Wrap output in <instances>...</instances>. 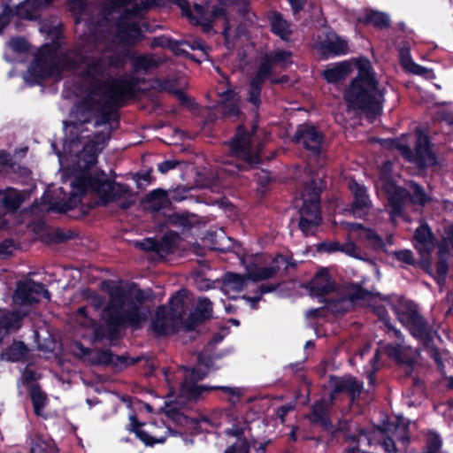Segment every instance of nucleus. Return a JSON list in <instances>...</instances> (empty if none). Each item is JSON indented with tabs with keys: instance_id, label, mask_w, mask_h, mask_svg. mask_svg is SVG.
<instances>
[{
	"instance_id": "f257e3e1",
	"label": "nucleus",
	"mask_w": 453,
	"mask_h": 453,
	"mask_svg": "<svg viewBox=\"0 0 453 453\" xmlns=\"http://www.w3.org/2000/svg\"><path fill=\"white\" fill-rule=\"evenodd\" d=\"M106 135H97L95 140H72L64 143L63 153L58 155L61 169L69 178L72 190L68 199L61 198L54 209L65 211L75 207L83 195L96 196L102 204L114 201L123 191L96 166V156L105 144Z\"/></svg>"
},
{
	"instance_id": "f03ea898",
	"label": "nucleus",
	"mask_w": 453,
	"mask_h": 453,
	"mask_svg": "<svg viewBox=\"0 0 453 453\" xmlns=\"http://www.w3.org/2000/svg\"><path fill=\"white\" fill-rule=\"evenodd\" d=\"M117 60L108 52L102 58L86 57L78 69L83 80L84 98L77 106L81 121L88 122L92 116L104 114L109 104H119L131 93V85L127 81L112 80L104 82L109 66L117 65Z\"/></svg>"
},
{
	"instance_id": "7ed1b4c3",
	"label": "nucleus",
	"mask_w": 453,
	"mask_h": 453,
	"mask_svg": "<svg viewBox=\"0 0 453 453\" xmlns=\"http://www.w3.org/2000/svg\"><path fill=\"white\" fill-rule=\"evenodd\" d=\"M352 65L357 67V75L344 93L348 107L352 110L377 111L381 104L383 93L379 88L375 73L367 58H358L352 61L329 65L324 70L323 76L328 82L336 83L350 73Z\"/></svg>"
},
{
	"instance_id": "20e7f679",
	"label": "nucleus",
	"mask_w": 453,
	"mask_h": 453,
	"mask_svg": "<svg viewBox=\"0 0 453 453\" xmlns=\"http://www.w3.org/2000/svg\"><path fill=\"white\" fill-rule=\"evenodd\" d=\"M73 54H63L55 47L43 46L35 61L27 71L25 80L31 84L45 78H59L62 72L74 68Z\"/></svg>"
},
{
	"instance_id": "39448f33",
	"label": "nucleus",
	"mask_w": 453,
	"mask_h": 453,
	"mask_svg": "<svg viewBox=\"0 0 453 453\" xmlns=\"http://www.w3.org/2000/svg\"><path fill=\"white\" fill-rule=\"evenodd\" d=\"M242 263L246 269V276L228 273L224 277L222 288L224 293L230 298H235L247 287L248 280L252 281L266 280L273 277L276 271L281 267L287 269L289 265H292L283 256L275 257L272 266L262 269H258L257 264L246 259Z\"/></svg>"
},
{
	"instance_id": "423d86ee",
	"label": "nucleus",
	"mask_w": 453,
	"mask_h": 453,
	"mask_svg": "<svg viewBox=\"0 0 453 453\" xmlns=\"http://www.w3.org/2000/svg\"><path fill=\"white\" fill-rule=\"evenodd\" d=\"M104 317L112 325L129 323L139 326L147 318V311L130 302L124 291L116 287L110 292V303L104 309Z\"/></svg>"
},
{
	"instance_id": "0eeeda50",
	"label": "nucleus",
	"mask_w": 453,
	"mask_h": 453,
	"mask_svg": "<svg viewBox=\"0 0 453 453\" xmlns=\"http://www.w3.org/2000/svg\"><path fill=\"white\" fill-rule=\"evenodd\" d=\"M188 292L180 290L172 297L169 308L160 307L152 320V329L159 335L173 333L180 325L188 300Z\"/></svg>"
},
{
	"instance_id": "6e6552de",
	"label": "nucleus",
	"mask_w": 453,
	"mask_h": 453,
	"mask_svg": "<svg viewBox=\"0 0 453 453\" xmlns=\"http://www.w3.org/2000/svg\"><path fill=\"white\" fill-rule=\"evenodd\" d=\"M114 4L118 8V12H122L123 15L118 20L116 25L118 37L120 41L127 43L134 42L141 35V12L142 7H140L138 0L134 3L127 2V0H113Z\"/></svg>"
},
{
	"instance_id": "1a4fd4ad",
	"label": "nucleus",
	"mask_w": 453,
	"mask_h": 453,
	"mask_svg": "<svg viewBox=\"0 0 453 453\" xmlns=\"http://www.w3.org/2000/svg\"><path fill=\"white\" fill-rule=\"evenodd\" d=\"M409 423L403 418H398L395 423H391L384 429H376L370 433L362 432L357 437V445H370L374 440L381 441L384 449L388 453H395L396 446L395 440L405 444L408 441Z\"/></svg>"
},
{
	"instance_id": "9d476101",
	"label": "nucleus",
	"mask_w": 453,
	"mask_h": 453,
	"mask_svg": "<svg viewBox=\"0 0 453 453\" xmlns=\"http://www.w3.org/2000/svg\"><path fill=\"white\" fill-rule=\"evenodd\" d=\"M322 186L313 180L304 188L302 195L303 204L300 208L299 226L305 235L313 234L321 221L319 196Z\"/></svg>"
},
{
	"instance_id": "9b49d317",
	"label": "nucleus",
	"mask_w": 453,
	"mask_h": 453,
	"mask_svg": "<svg viewBox=\"0 0 453 453\" xmlns=\"http://www.w3.org/2000/svg\"><path fill=\"white\" fill-rule=\"evenodd\" d=\"M180 6L183 13L194 20L196 24L202 26L204 31H209L212 27V23L215 25H220L224 27L223 33L226 40H229L231 37V27L230 21L226 15L225 9L221 6H218L213 10L210 11L209 6L205 7L200 4H194L193 8L190 9L188 4L185 1L180 4Z\"/></svg>"
},
{
	"instance_id": "f8f14e48",
	"label": "nucleus",
	"mask_w": 453,
	"mask_h": 453,
	"mask_svg": "<svg viewBox=\"0 0 453 453\" xmlns=\"http://www.w3.org/2000/svg\"><path fill=\"white\" fill-rule=\"evenodd\" d=\"M291 53L287 50H276L270 56H266L262 60L255 78L250 82L249 101L254 105H257L260 103V86L269 75L273 65H279L281 68H285L291 64Z\"/></svg>"
},
{
	"instance_id": "ddd939ff",
	"label": "nucleus",
	"mask_w": 453,
	"mask_h": 453,
	"mask_svg": "<svg viewBox=\"0 0 453 453\" xmlns=\"http://www.w3.org/2000/svg\"><path fill=\"white\" fill-rule=\"evenodd\" d=\"M230 148L232 155L244 162L250 165L260 163L261 143L257 134L247 133L242 127L237 129Z\"/></svg>"
},
{
	"instance_id": "4468645a",
	"label": "nucleus",
	"mask_w": 453,
	"mask_h": 453,
	"mask_svg": "<svg viewBox=\"0 0 453 453\" xmlns=\"http://www.w3.org/2000/svg\"><path fill=\"white\" fill-rule=\"evenodd\" d=\"M395 311L400 322L410 330L414 337L424 338L426 335L425 323L412 303L401 302L395 307Z\"/></svg>"
},
{
	"instance_id": "2eb2a0df",
	"label": "nucleus",
	"mask_w": 453,
	"mask_h": 453,
	"mask_svg": "<svg viewBox=\"0 0 453 453\" xmlns=\"http://www.w3.org/2000/svg\"><path fill=\"white\" fill-rule=\"evenodd\" d=\"M388 142L390 143V146L396 147L401 154L410 161H414L423 166H429L435 164V157L430 150L427 136L423 134H418L415 155H413L411 150L405 145L398 144L394 141Z\"/></svg>"
},
{
	"instance_id": "dca6fc26",
	"label": "nucleus",
	"mask_w": 453,
	"mask_h": 453,
	"mask_svg": "<svg viewBox=\"0 0 453 453\" xmlns=\"http://www.w3.org/2000/svg\"><path fill=\"white\" fill-rule=\"evenodd\" d=\"M391 163L386 162L381 169L382 186L388 196V202L392 207L390 214L395 217L401 213L403 205L408 198V192L396 186L388 180V173L391 170Z\"/></svg>"
},
{
	"instance_id": "f3484780",
	"label": "nucleus",
	"mask_w": 453,
	"mask_h": 453,
	"mask_svg": "<svg viewBox=\"0 0 453 453\" xmlns=\"http://www.w3.org/2000/svg\"><path fill=\"white\" fill-rule=\"evenodd\" d=\"M130 422L132 430L147 446H152L155 443H163L170 433L169 428L165 425L159 426L155 424H150L145 427H142L143 425L139 424L134 416L130 417Z\"/></svg>"
},
{
	"instance_id": "a211bd4d",
	"label": "nucleus",
	"mask_w": 453,
	"mask_h": 453,
	"mask_svg": "<svg viewBox=\"0 0 453 453\" xmlns=\"http://www.w3.org/2000/svg\"><path fill=\"white\" fill-rule=\"evenodd\" d=\"M42 298H49L48 291L42 284L33 280L19 283L13 295V302L18 305L31 304Z\"/></svg>"
},
{
	"instance_id": "6ab92c4d",
	"label": "nucleus",
	"mask_w": 453,
	"mask_h": 453,
	"mask_svg": "<svg viewBox=\"0 0 453 453\" xmlns=\"http://www.w3.org/2000/svg\"><path fill=\"white\" fill-rule=\"evenodd\" d=\"M184 380L180 386V393L188 399H196L203 391L209 390V388L199 386L196 381L205 377L207 369L200 365L196 369H186L182 371Z\"/></svg>"
},
{
	"instance_id": "aec40b11",
	"label": "nucleus",
	"mask_w": 453,
	"mask_h": 453,
	"mask_svg": "<svg viewBox=\"0 0 453 453\" xmlns=\"http://www.w3.org/2000/svg\"><path fill=\"white\" fill-rule=\"evenodd\" d=\"M295 140L314 153L319 152L321 145L320 134L311 126H300L295 134Z\"/></svg>"
},
{
	"instance_id": "412c9836",
	"label": "nucleus",
	"mask_w": 453,
	"mask_h": 453,
	"mask_svg": "<svg viewBox=\"0 0 453 453\" xmlns=\"http://www.w3.org/2000/svg\"><path fill=\"white\" fill-rule=\"evenodd\" d=\"M316 47L323 53H329L333 55H342L348 51L347 42L332 32L326 35L325 40L318 42Z\"/></svg>"
},
{
	"instance_id": "4be33fe9",
	"label": "nucleus",
	"mask_w": 453,
	"mask_h": 453,
	"mask_svg": "<svg viewBox=\"0 0 453 453\" xmlns=\"http://www.w3.org/2000/svg\"><path fill=\"white\" fill-rule=\"evenodd\" d=\"M310 288L314 295H324L331 291L334 284L326 269L319 270L310 283Z\"/></svg>"
},
{
	"instance_id": "5701e85b",
	"label": "nucleus",
	"mask_w": 453,
	"mask_h": 453,
	"mask_svg": "<svg viewBox=\"0 0 453 453\" xmlns=\"http://www.w3.org/2000/svg\"><path fill=\"white\" fill-rule=\"evenodd\" d=\"M319 250L326 252L342 251L350 257L361 258L359 249L352 242L341 244L338 242H328L320 244Z\"/></svg>"
},
{
	"instance_id": "b1692460",
	"label": "nucleus",
	"mask_w": 453,
	"mask_h": 453,
	"mask_svg": "<svg viewBox=\"0 0 453 453\" xmlns=\"http://www.w3.org/2000/svg\"><path fill=\"white\" fill-rule=\"evenodd\" d=\"M22 195L15 189L0 191V210L7 211L16 210L22 203Z\"/></svg>"
},
{
	"instance_id": "393cba45",
	"label": "nucleus",
	"mask_w": 453,
	"mask_h": 453,
	"mask_svg": "<svg viewBox=\"0 0 453 453\" xmlns=\"http://www.w3.org/2000/svg\"><path fill=\"white\" fill-rule=\"evenodd\" d=\"M218 95L220 98V103L224 109L225 114L227 116H235L239 112V109L237 106V103L239 102V98L234 93V91L227 90H218Z\"/></svg>"
},
{
	"instance_id": "a878e982",
	"label": "nucleus",
	"mask_w": 453,
	"mask_h": 453,
	"mask_svg": "<svg viewBox=\"0 0 453 453\" xmlns=\"http://www.w3.org/2000/svg\"><path fill=\"white\" fill-rule=\"evenodd\" d=\"M52 0H26L16 8L17 15L22 19H32L35 18V11L48 4Z\"/></svg>"
},
{
	"instance_id": "bb28decb",
	"label": "nucleus",
	"mask_w": 453,
	"mask_h": 453,
	"mask_svg": "<svg viewBox=\"0 0 453 453\" xmlns=\"http://www.w3.org/2000/svg\"><path fill=\"white\" fill-rule=\"evenodd\" d=\"M349 188L354 196V213H357V211L367 208L369 205V199L366 196L365 188L352 180L349 182Z\"/></svg>"
},
{
	"instance_id": "cd10ccee",
	"label": "nucleus",
	"mask_w": 453,
	"mask_h": 453,
	"mask_svg": "<svg viewBox=\"0 0 453 453\" xmlns=\"http://www.w3.org/2000/svg\"><path fill=\"white\" fill-rule=\"evenodd\" d=\"M272 31L282 40H288L292 33L290 24L280 13H273L270 17Z\"/></svg>"
},
{
	"instance_id": "c85d7f7f",
	"label": "nucleus",
	"mask_w": 453,
	"mask_h": 453,
	"mask_svg": "<svg viewBox=\"0 0 453 453\" xmlns=\"http://www.w3.org/2000/svg\"><path fill=\"white\" fill-rule=\"evenodd\" d=\"M346 226L351 235L357 234L360 239L368 240L375 248L381 246L382 242L380 238L371 229L364 228L359 224L347 223Z\"/></svg>"
},
{
	"instance_id": "c756f323",
	"label": "nucleus",
	"mask_w": 453,
	"mask_h": 453,
	"mask_svg": "<svg viewBox=\"0 0 453 453\" xmlns=\"http://www.w3.org/2000/svg\"><path fill=\"white\" fill-rule=\"evenodd\" d=\"M357 19L359 22L370 24L378 28L387 27L389 24V19L385 13L374 11H365Z\"/></svg>"
},
{
	"instance_id": "7c9ffc66",
	"label": "nucleus",
	"mask_w": 453,
	"mask_h": 453,
	"mask_svg": "<svg viewBox=\"0 0 453 453\" xmlns=\"http://www.w3.org/2000/svg\"><path fill=\"white\" fill-rule=\"evenodd\" d=\"M30 453H58V449L51 439L36 435L32 440Z\"/></svg>"
},
{
	"instance_id": "2f4dec72",
	"label": "nucleus",
	"mask_w": 453,
	"mask_h": 453,
	"mask_svg": "<svg viewBox=\"0 0 453 453\" xmlns=\"http://www.w3.org/2000/svg\"><path fill=\"white\" fill-rule=\"evenodd\" d=\"M415 239L417 241L416 249L421 254L428 252L433 243L431 232L426 226H421L416 230Z\"/></svg>"
},
{
	"instance_id": "473e14b6",
	"label": "nucleus",
	"mask_w": 453,
	"mask_h": 453,
	"mask_svg": "<svg viewBox=\"0 0 453 453\" xmlns=\"http://www.w3.org/2000/svg\"><path fill=\"white\" fill-rule=\"evenodd\" d=\"M27 349L22 342H14L10 348L2 353L1 358L6 361L17 362L26 356Z\"/></svg>"
},
{
	"instance_id": "72a5a7b5",
	"label": "nucleus",
	"mask_w": 453,
	"mask_h": 453,
	"mask_svg": "<svg viewBox=\"0 0 453 453\" xmlns=\"http://www.w3.org/2000/svg\"><path fill=\"white\" fill-rule=\"evenodd\" d=\"M147 202L151 209L157 211L167 203L166 193L161 189L154 190L148 195Z\"/></svg>"
},
{
	"instance_id": "f704fd0d",
	"label": "nucleus",
	"mask_w": 453,
	"mask_h": 453,
	"mask_svg": "<svg viewBox=\"0 0 453 453\" xmlns=\"http://www.w3.org/2000/svg\"><path fill=\"white\" fill-rule=\"evenodd\" d=\"M341 390H347L352 395H358L362 389V384L358 382L355 378L346 377L341 384L338 386Z\"/></svg>"
},
{
	"instance_id": "c9c22d12",
	"label": "nucleus",
	"mask_w": 453,
	"mask_h": 453,
	"mask_svg": "<svg viewBox=\"0 0 453 453\" xmlns=\"http://www.w3.org/2000/svg\"><path fill=\"white\" fill-rule=\"evenodd\" d=\"M185 43L193 50H199L197 58H195L198 62H201L208 58L209 48L199 39H192L186 41Z\"/></svg>"
},
{
	"instance_id": "e433bc0d",
	"label": "nucleus",
	"mask_w": 453,
	"mask_h": 453,
	"mask_svg": "<svg viewBox=\"0 0 453 453\" xmlns=\"http://www.w3.org/2000/svg\"><path fill=\"white\" fill-rule=\"evenodd\" d=\"M212 310L211 303L206 298H201L197 301L196 313L198 319H204L211 316Z\"/></svg>"
},
{
	"instance_id": "4c0bfd02",
	"label": "nucleus",
	"mask_w": 453,
	"mask_h": 453,
	"mask_svg": "<svg viewBox=\"0 0 453 453\" xmlns=\"http://www.w3.org/2000/svg\"><path fill=\"white\" fill-rule=\"evenodd\" d=\"M31 398L35 413L37 415H41L46 402L45 395L39 389L33 388L31 392Z\"/></svg>"
},
{
	"instance_id": "58836bf2",
	"label": "nucleus",
	"mask_w": 453,
	"mask_h": 453,
	"mask_svg": "<svg viewBox=\"0 0 453 453\" xmlns=\"http://www.w3.org/2000/svg\"><path fill=\"white\" fill-rule=\"evenodd\" d=\"M403 67L410 71L414 74L425 75L429 73V70L426 67H423L416 63H414L411 59L403 58L402 60Z\"/></svg>"
},
{
	"instance_id": "ea45409f",
	"label": "nucleus",
	"mask_w": 453,
	"mask_h": 453,
	"mask_svg": "<svg viewBox=\"0 0 453 453\" xmlns=\"http://www.w3.org/2000/svg\"><path fill=\"white\" fill-rule=\"evenodd\" d=\"M249 445L244 438L237 437L236 442L227 448L225 453H248Z\"/></svg>"
},
{
	"instance_id": "a19ab883",
	"label": "nucleus",
	"mask_w": 453,
	"mask_h": 453,
	"mask_svg": "<svg viewBox=\"0 0 453 453\" xmlns=\"http://www.w3.org/2000/svg\"><path fill=\"white\" fill-rule=\"evenodd\" d=\"M411 199L414 203H419L421 205L426 203L429 201V198L422 191L420 187L416 184L413 185V195Z\"/></svg>"
},
{
	"instance_id": "79ce46f5",
	"label": "nucleus",
	"mask_w": 453,
	"mask_h": 453,
	"mask_svg": "<svg viewBox=\"0 0 453 453\" xmlns=\"http://www.w3.org/2000/svg\"><path fill=\"white\" fill-rule=\"evenodd\" d=\"M8 46L14 51L21 52L27 50V42L22 38H14L8 42Z\"/></svg>"
},
{
	"instance_id": "37998d69",
	"label": "nucleus",
	"mask_w": 453,
	"mask_h": 453,
	"mask_svg": "<svg viewBox=\"0 0 453 453\" xmlns=\"http://www.w3.org/2000/svg\"><path fill=\"white\" fill-rule=\"evenodd\" d=\"M15 250L16 247L12 241H4L0 243V255L4 257L11 256Z\"/></svg>"
},
{
	"instance_id": "c03bdc74",
	"label": "nucleus",
	"mask_w": 453,
	"mask_h": 453,
	"mask_svg": "<svg viewBox=\"0 0 453 453\" xmlns=\"http://www.w3.org/2000/svg\"><path fill=\"white\" fill-rule=\"evenodd\" d=\"M441 447V439L435 434H431L428 436V448L431 453H435Z\"/></svg>"
},
{
	"instance_id": "a18cd8bd",
	"label": "nucleus",
	"mask_w": 453,
	"mask_h": 453,
	"mask_svg": "<svg viewBox=\"0 0 453 453\" xmlns=\"http://www.w3.org/2000/svg\"><path fill=\"white\" fill-rule=\"evenodd\" d=\"M394 255L398 260H400L405 264H412L413 263L412 253H411V251H410L408 250L397 251Z\"/></svg>"
},
{
	"instance_id": "49530a36",
	"label": "nucleus",
	"mask_w": 453,
	"mask_h": 453,
	"mask_svg": "<svg viewBox=\"0 0 453 453\" xmlns=\"http://www.w3.org/2000/svg\"><path fill=\"white\" fill-rule=\"evenodd\" d=\"M11 16V9L5 8L3 10L2 13L0 14V34L2 33L4 27L9 23Z\"/></svg>"
},
{
	"instance_id": "de8ad7c7",
	"label": "nucleus",
	"mask_w": 453,
	"mask_h": 453,
	"mask_svg": "<svg viewBox=\"0 0 453 453\" xmlns=\"http://www.w3.org/2000/svg\"><path fill=\"white\" fill-rule=\"evenodd\" d=\"M405 347L402 344H398L397 348H395V347H388V355L394 357L395 358L398 359V360H402V357H401V351L403 350V349H404Z\"/></svg>"
},
{
	"instance_id": "09e8293b",
	"label": "nucleus",
	"mask_w": 453,
	"mask_h": 453,
	"mask_svg": "<svg viewBox=\"0 0 453 453\" xmlns=\"http://www.w3.org/2000/svg\"><path fill=\"white\" fill-rule=\"evenodd\" d=\"M176 165V162L174 161H165L163 163H161L160 165H158V170L162 173H165L166 172H168L169 170H172L175 167Z\"/></svg>"
},
{
	"instance_id": "8fccbe9b",
	"label": "nucleus",
	"mask_w": 453,
	"mask_h": 453,
	"mask_svg": "<svg viewBox=\"0 0 453 453\" xmlns=\"http://www.w3.org/2000/svg\"><path fill=\"white\" fill-rule=\"evenodd\" d=\"M306 0H288L289 4L292 6L294 13H296L298 11H300L303 4H305Z\"/></svg>"
},
{
	"instance_id": "3c124183",
	"label": "nucleus",
	"mask_w": 453,
	"mask_h": 453,
	"mask_svg": "<svg viewBox=\"0 0 453 453\" xmlns=\"http://www.w3.org/2000/svg\"><path fill=\"white\" fill-rule=\"evenodd\" d=\"M378 355H379V353H378V351H376V353L374 354L373 357H372V360H371V364H370V365H371V367H370V369L367 371V373H368V377H369V379H371V378H372V373L377 370L376 365H375V363H376V361H377Z\"/></svg>"
},
{
	"instance_id": "603ef678",
	"label": "nucleus",
	"mask_w": 453,
	"mask_h": 453,
	"mask_svg": "<svg viewBox=\"0 0 453 453\" xmlns=\"http://www.w3.org/2000/svg\"><path fill=\"white\" fill-rule=\"evenodd\" d=\"M217 389H221L224 392L231 395H238L239 390L237 388H229V387H216Z\"/></svg>"
},
{
	"instance_id": "864d4df0",
	"label": "nucleus",
	"mask_w": 453,
	"mask_h": 453,
	"mask_svg": "<svg viewBox=\"0 0 453 453\" xmlns=\"http://www.w3.org/2000/svg\"><path fill=\"white\" fill-rule=\"evenodd\" d=\"M292 409V406L291 405H285V406H282L280 410H279V416L281 418V419H283V417Z\"/></svg>"
},
{
	"instance_id": "5fc2aeb1",
	"label": "nucleus",
	"mask_w": 453,
	"mask_h": 453,
	"mask_svg": "<svg viewBox=\"0 0 453 453\" xmlns=\"http://www.w3.org/2000/svg\"><path fill=\"white\" fill-rule=\"evenodd\" d=\"M23 377L27 380H35L36 377L35 375L34 374L33 372H31L30 370H26L23 373Z\"/></svg>"
},
{
	"instance_id": "6e6d98bb",
	"label": "nucleus",
	"mask_w": 453,
	"mask_h": 453,
	"mask_svg": "<svg viewBox=\"0 0 453 453\" xmlns=\"http://www.w3.org/2000/svg\"><path fill=\"white\" fill-rule=\"evenodd\" d=\"M386 326L388 327V330H389L388 333L392 334V336H395V338H400L401 333L398 330L392 328L387 323H386Z\"/></svg>"
},
{
	"instance_id": "4d7b16f0",
	"label": "nucleus",
	"mask_w": 453,
	"mask_h": 453,
	"mask_svg": "<svg viewBox=\"0 0 453 453\" xmlns=\"http://www.w3.org/2000/svg\"><path fill=\"white\" fill-rule=\"evenodd\" d=\"M235 168L236 166L234 165H230L229 167H226L224 168V171H226V173H228L229 174H234L235 173Z\"/></svg>"
},
{
	"instance_id": "13d9d810",
	"label": "nucleus",
	"mask_w": 453,
	"mask_h": 453,
	"mask_svg": "<svg viewBox=\"0 0 453 453\" xmlns=\"http://www.w3.org/2000/svg\"><path fill=\"white\" fill-rule=\"evenodd\" d=\"M78 314L81 316H86V309L81 307L78 310Z\"/></svg>"
},
{
	"instance_id": "bf43d9fd",
	"label": "nucleus",
	"mask_w": 453,
	"mask_h": 453,
	"mask_svg": "<svg viewBox=\"0 0 453 453\" xmlns=\"http://www.w3.org/2000/svg\"><path fill=\"white\" fill-rule=\"evenodd\" d=\"M94 305H95V308H96V309H98V308L102 307V305H103V304H102V301H101V300H98L96 303H95V304H94Z\"/></svg>"
},
{
	"instance_id": "052dcab7",
	"label": "nucleus",
	"mask_w": 453,
	"mask_h": 453,
	"mask_svg": "<svg viewBox=\"0 0 453 453\" xmlns=\"http://www.w3.org/2000/svg\"><path fill=\"white\" fill-rule=\"evenodd\" d=\"M261 290H262L263 293H267V292L272 291V288L262 287Z\"/></svg>"
},
{
	"instance_id": "680f3d73",
	"label": "nucleus",
	"mask_w": 453,
	"mask_h": 453,
	"mask_svg": "<svg viewBox=\"0 0 453 453\" xmlns=\"http://www.w3.org/2000/svg\"><path fill=\"white\" fill-rule=\"evenodd\" d=\"M230 322L234 326H239V321L237 319H230Z\"/></svg>"
},
{
	"instance_id": "e2e57ef3",
	"label": "nucleus",
	"mask_w": 453,
	"mask_h": 453,
	"mask_svg": "<svg viewBox=\"0 0 453 453\" xmlns=\"http://www.w3.org/2000/svg\"><path fill=\"white\" fill-rule=\"evenodd\" d=\"M247 299L252 303V304H251V305H252V307H253V306H254V303H255V302H257V301L260 299V297L255 298L254 300H253V299H250V298H247Z\"/></svg>"
},
{
	"instance_id": "0e129e2a",
	"label": "nucleus",
	"mask_w": 453,
	"mask_h": 453,
	"mask_svg": "<svg viewBox=\"0 0 453 453\" xmlns=\"http://www.w3.org/2000/svg\"><path fill=\"white\" fill-rule=\"evenodd\" d=\"M320 406L319 404L315 405L314 406V413L317 414L319 413V410Z\"/></svg>"
},
{
	"instance_id": "69168bd1",
	"label": "nucleus",
	"mask_w": 453,
	"mask_h": 453,
	"mask_svg": "<svg viewBox=\"0 0 453 453\" xmlns=\"http://www.w3.org/2000/svg\"><path fill=\"white\" fill-rule=\"evenodd\" d=\"M440 271H441V273H445V271H446L445 266H444V265H441V266H440Z\"/></svg>"
},
{
	"instance_id": "338daca9",
	"label": "nucleus",
	"mask_w": 453,
	"mask_h": 453,
	"mask_svg": "<svg viewBox=\"0 0 453 453\" xmlns=\"http://www.w3.org/2000/svg\"><path fill=\"white\" fill-rule=\"evenodd\" d=\"M447 120L449 121V123L453 124V116H452V117L448 118V119H447Z\"/></svg>"
},
{
	"instance_id": "774afa93",
	"label": "nucleus",
	"mask_w": 453,
	"mask_h": 453,
	"mask_svg": "<svg viewBox=\"0 0 453 453\" xmlns=\"http://www.w3.org/2000/svg\"><path fill=\"white\" fill-rule=\"evenodd\" d=\"M367 351V348L364 349L361 352H360V356L362 357L363 355H365V353Z\"/></svg>"
}]
</instances>
